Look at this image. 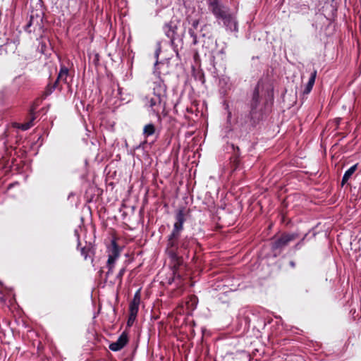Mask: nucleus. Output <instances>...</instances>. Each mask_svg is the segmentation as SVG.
<instances>
[{
    "mask_svg": "<svg viewBox=\"0 0 361 361\" xmlns=\"http://www.w3.org/2000/svg\"><path fill=\"white\" fill-rule=\"evenodd\" d=\"M153 97L147 99V105L154 113L159 114L161 109L164 108V99L166 96V87L163 82L154 83Z\"/></svg>",
    "mask_w": 361,
    "mask_h": 361,
    "instance_id": "obj_1",
    "label": "nucleus"
},
{
    "mask_svg": "<svg viewBox=\"0 0 361 361\" xmlns=\"http://www.w3.org/2000/svg\"><path fill=\"white\" fill-rule=\"evenodd\" d=\"M28 32H40L42 29V17L37 12L32 11L30 20L25 27Z\"/></svg>",
    "mask_w": 361,
    "mask_h": 361,
    "instance_id": "obj_2",
    "label": "nucleus"
},
{
    "mask_svg": "<svg viewBox=\"0 0 361 361\" xmlns=\"http://www.w3.org/2000/svg\"><path fill=\"white\" fill-rule=\"evenodd\" d=\"M209 8L212 13L216 18H221L224 20V23L233 22L232 17L227 13V11L219 5L216 1L210 3Z\"/></svg>",
    "mask_w": 361,
    "mask_h": 361,
    "instance_id": "obj_3",
    "label": "nucleus"
},
{
    "mask_svg": "<svg viewBox=\"0 0 361 361\" xmlns=\"http://www.w3.org/2000/svg\"><path fill=\"white\" fill-rule=\"evenodd\" d=\"M297 237L298 235L295 233L284 234L274 240L272 247L274 249L282 248L287 245L290 241L294 240Z\"/></svg>",
    "mask_w": 361,
    "mask_h": 361,
    "instance_id": "obj_4",
    "label": "nucleus"
},
{
    "mask_svg": "<svg viewBox=\"0 0 361 361\" xmlns=\"http://www.w3.org/2000/svg\"><path fill=\"white\" fill-rule=\"evenodd\" d=\"M185 209H179L176 214V222L173 226V235H176L177 233H180L183 228V224L185 221Z\"/></svg>",
    "mask_w": 361,
    "mask_h": 361,
    "instance_id": "obj_5",
    "label": "nucleus"
},
{
    "mask_svg": "<svg viewBox=\"0 0 361 361\" xmlns=\"http://www.w3.org/2000/svg\"><path fill=\"white\" fill-rule=\"evenodd\" d=\"M180 233H177L176 235H173V232L169 237L167 244V251L171 257H176V250L177 249V240L179 238Z\"/></svg>",
    "mask_w": 361,
    "mask_h": 361,
    "instance_id": "obj_6",
    "label": "nucleus"
},
{
    "mask_svg": "<svg viewBox=\"0 0 361 361\" xmlns=\"http://www.w3.org/2000/svg\"><path fill=\"white\" fill-rule=\"evenodd\" d=\"M128 338L127 334L123 332L116 341L109 345V348L112 351H118L121 350L128 343Z\"/></svg>",
    "mask_w": 361,
    "mask_h": 361,
    "instance_id": "obj_7",
    "label": "nucleus"
},
{
    "mask_svg": "<svg viewBox=\"0 0 361 361\" xmlns=\"http://www.w3.org/2000/svg\"><path fill=\"white\" fill-rule=\"evenodd\" d=\"M140 302V296L139 292H137L134 295L133 300L131 301L129 306L130 314H137L139 305Z\"/></svg>",
    "mask_w": 361,
    "mask_h": 361,
    "instance_id": "obj_8",
    "label": "nucleus"
},
{
    "mask_svg": "<svg viewBox=\"0 0 361 361\" xmlns=\"http://www.w3.org/2000/svg\"><path fill=\"white\" fill-rule=\"evenodd\" d=\"M316 75H317V71H314L311 73V75H310V78L309 79V81L307 83V85H306V86L305 87V90H303V93L304 94H309L311 92V90H312V89L313 87V85L314 84V82H315Z\"/></svg>",
    "mask_w": 361,
    "mask_h": 361,
    "instance_id": "obj_9",
    "label": "nucleus"
},
{
    "mask_svg": "<svg viewBox=\"0 0 361 361\" xmlns=\"http://www.w3.org/2000/svg\"><path fill=\"white\" fill-rule=\"evenodd\" d=\"M357 164H355L353 166H352L350 169H348L344 173L343 176V178H342V182H341V185H343L344 184H345L347 183V181L350 178V177L352 176V175L355 173V171H356L357 169Z\"/></svg>",
    "mask_w": 361,
    "mask_h": 361,
    "instance_id": "obj_10",
    "label": "nucleus"
},
{
    "mask_svg": "<svg viewBox=\"0 0 361 361\" xmlns=\"http://www.w3.org/2000/svg\"><path fill=\"white\" fill-rule=\"evenodd\" d=\"M176 25H173L171 22L166 24L164 27L166 35L168 37L172 38L176 32Z\"/></svg>",
    "mask_w": 361,
    "mask_h": 361,
    "instance_id": "obj_11",
    "label": "nucleus"
},
{
    "mask_svg": "<svg viewBox=\"0 0 361 361\" xmlns=\"http://www.w3.org/2000/svg\"><path fill=\"white\" fill-rule=\"evenodd\" d=\"M68 75V68H66L65 67L61 68V71L59 73V75H58L57 81L61 80V81H63V82H66Z\"/></svg>",
    "mask_w": 361,
    "mask_h": 361,
    "instance_id": "obj_12",
    "label": "nucleus"
},
{
    "mask_svg": "<svg viewBox=\"0 0 361 361\" xmlns=\"http://www.w3.org/2000/svg\"><path fill=\"white\" fill-rule=\"evenodd\" d=\"M155 132V128L153 124H147L144 127L143 129V133L145 136L149 137L150 135H152Z\"/></svg>",
    "mask_w": 361,
    "mask_h": 361,
    "instance_id": "obj_13",
    "label": "nucleus"
},
{
    "mask_svg": "<svg viewBox=\"0 0 361 361\" xmlns=\"http://www.w3.org/2000/svg\"><path fill=\"white\" fill-rule=\"evenodd\" d=\"M119 255H120L119 248L117 246L116 243L114 241H113L112 242V248H111V252L109 253V255L117 259L119 257Z\"/></svg>",
    "mask_w": 361,
    "mask_h": 361,
    "instance_id": "obj_14",
    "label": "nucleus"
},
{
    "mask_svg": "<svg viewBox=\"0 0 361 361\" xmlns=\"http://www.w3.org/2000/svg\"><path fill=\"white\" fill-rule=\"evenodd\" d=\"M117 259L112 257L111 256L109 255L108 261H107V266L109 267V271L107 274H109L110 272H112L113 268L114 266V263Z\"/></svg>",
    "mask_w": 361,
    "mask_h": 361,
    "instance_id": "obj_15",
    "label": "nucleus"
},
{
    "mask_svg": "<svg viewBox=\"0 0 361 361\" xmlns=\"http://www.w3.org/2000/svg\"><path fill=\"white\" fill-rule=\"evenodd\" d=\"M32 126V121L21 124L19 128L23 130H27Z\"/></svg>",
    "mask_w": 361,
    "mask_h": 361,
    "instance_id": "obj_16",
    "label": "nucleus"
},
{
    "mask_svg": "<svg viewBox=\"0 0 361 361\" xmlns=\"http://www.w3.org/2000/svg\"><path fill=\"white\" fill-rule=\"evenodd\" d=\"M136 317H137V315H135V314H130L128 319V326H130L133 325V324L134 323V322L136 319Z\"/></svg>",
    "mask_w": 361,
    "mask_h": 361,
    "instance_id": "obj_17",
    "label": "nucleus"
},
{
    "mask_svg": "<svg viewBox=\"0 0 361 361\" xmlns=\"http://www.w3.org/2000/svg\"><path fill=\"white\" fill-rule=\"evenodd\" d=\"M124 272H125V269H121L119 271L117 277L121 279L122 278L123 275L124 274Z\"/></svg>",
    "mask_w": 361,
    "mask_h": 361,
    "instance_id": "obj_18",
    "label": "nucleus"
},
{
    "mask_svg": "<svg viewBox=\"0 0 361 361\" xmlns=\"http://www.w3.org/2000/svg\"><path fill=\"white\" fill-rule=\"evenodd\" d=\"M258 94V92H257V91H256V93H254V95L255 96V95H256V94Z\"/></svg>",
    "mask_w": 361,
    "mask_h": 361,
    "instance_id": "obj_19",
    "label": "nucleus"
},
{
    "mask_svg": "<svg viewBox=\"0 0 361 361\" xmlns=\"http://www.w3.org/2000/svg\"><path fill=\"white\" fill-rule=\"evenodd\" d=\"M258 94V92H257V91H256V93H254V95L255 96V95H256V94Z\"/></svg>",
    "mask_w": 361,
    "mask_h": 361,
    "instance_id": "obj_20",
    "label": "nucleus"
}]
</instances>
